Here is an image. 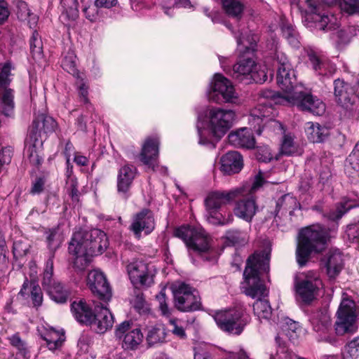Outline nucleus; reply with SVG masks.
Wrapping results in <instances>:
<instances>
[{"instance_id": "f257e3e1", "label": "nucleus", "mask_w": 359, "mask_h": 359, "mask_svg": "<svg viewBox=\"0 0 359 359\" xmlns=\"http://www.w3.org/2000/svg\"><path fill=\"white\" fill-rule=\"evenodd\" d=\"M269 270V254L264 251L255 252L249 257L243 273L245 283L242 288L247 296L258 298L253 304V311L260 320H269L272 314L269 301L262 299L267 296L268 290L259 277L262 273H267Z\"/></svg>"}, {"instance_id": "f03ea898", "label": "nucleus", "mask_w": 359, "mask_h": 359, "mask_svg": "<svg viewBox=\"0 0 359 359\" xmlns=\"http://www.w3.org/2000/svg\"><path fill=\"white\" fill-rule=\"evenodd\" d=\"M109 245L106 233L97 229L74 233L69 252L74 257V266L82 271L89 264L91 257L104 252Z\"/></svg>"}, {"instance_id": "7ed1b4c3", "label": "nucleus", "mask_w": 359, "mask_h": 359, "mask_svg": "<svg viewBox=\"0 0 359 359\" xmlns=\"http://www.w3.org/2000/svg\"><path fill=\"white\" fill-rule=\"evenodd\" d=\"M208 128H203V123L198 120L196 124L201 145L215 147V142L222 137L231 128L236 118L235 112L231 109L212 107L208 113Z\"/></svg>"}, {"instance_id": "20e7f679", "label": "nucleus", "mask_w": 359, "mask_h": 359, "mask_svg": "<svg viewBox=\"0 0 359 359\" xmlns=\"http://www.w3.org/2000/svg\"><path fill=\"white\" fill-rule=\"evenodd\" d=\"M329 235L320 224L302 229L298 237L296 259L300 266L306 265L311 254L319 253L325 248Z\"/></svg>"}, {"instance_id": "39448f33", "label": "nucleus", "mask_w": 359, "mask_h": 359, "mask_svg": "<svg viewBox=\"0 0 359 359\" xmlns=\"http://www.w3.org/2000/svg\"><path fill=\"white\" fill-rule=\"evenodd\" d=\"M277 83L283 90L282 93L265 89L261 91L260 96L263 99L271 100L274 104H283V100L287 95L293 94L294 89L302 88L297 85L294 72L292 68L286 55L281 52H276Z\"/></svg>"}, {"instance_id": "423d86ee", "label": "nucleus", "mask_w": 359, "mask_h": 359, "mask_svg": "<svg viewBox=\"0 0 359 359\" xmlns=\"http://www.w3.org/2000/svg\"><path fill=\"white\" fill-rule=\"evenodd\" d=\"M175 237L186 244L189 253L199 255L208 261H215L216 251L210 245V239L201 226H182L174 231Z\"/></svg>"}, {"instance_id": "0eeeda50", "label": "nucleus", "mask_w": 359, "mask_h": 359, "mask_svg": "<svg viewBox=\"0 0 359 359\" xmlns=\"http://www.w3.org/2000/svg\"><path fill=\"white\" fill-rule=\"evenodd\" d=\"M245 188H234L229 191H216L208 194L205 201L207 221L214 225H226L233 221V216L223 217L219 210L226 205L236 201L240 196H245Z\"/></svg>"}, {"instance_id": "6e6552de", "label": "nucleus", "mask_w": 359, "mask_h": 359, "mask_svg": "<svg viewBox=\"0 0 359 359\" xmlns=\"http://www.w3.org/2000/svg\"><path fill=\"white\" fill-rule=\"evenodd\" d=\"M56 126L55 120L44 114L39 115L33 121L32 128L25 141V154L33 165H40L43 161L41 155L42 140L41 133H47L54 130Z\"/></svg>"}, {"instance_id": "1a4fd4ad", "label": "nucleus", "mask_w": 359, "mask_h": 359, "mask_svg": "<svg viewBox=\"0 0 359 359\" xmlns=\"http://www.w3.org/2000/svg\"><path fill=\"white\" fill-rule=\"evenodd\" d=\"M273 101L259 98V104L251 111L248 122L257 135H261L262 130H271L274 133H285L283 124L273 118L276 114L272 107Z\"/></svg>"}, {"instance_id": "9d476101", "label": "nucleus", "mask_w": 359, "mask_h": 359, "mask_svg": "<svg viewBox=\"0 0 359 359\" xmlns=\"http://www.w3.org/2000/svg\"><path fill=\"white\" fill-rule=\"evenodd\" d=\"M213 318L221 330L234 335H240L250 321V315L241 306L217 311Z\"/></svg>"}, {"instance_id": "9b49d317", "label": "nucleus", "mask_w": 359, "mask_h": 359, "mask_svg": "<svg viewBox=\"0 0 359 359\" xmlns=\"http://www.w3.org/2000/svg\"><path fill=\"white\" fill-rule=\"evenodd\" d=\"M334 95L342 113L348 118H357L359 115V94L355 88L343 79L334 81Z\"/></svg>"}, {"instance_id": "f8f14e48", "label": "nucleus", "mask_w": 359, "mask_h": 359, "mask_svg": "<svg viewBox=\"0 0 359 359\" xmlns=\"http://www.w3.org/2000/svg\"><path fill=\"white\" fill-rule=\"evenodd\" d=\"M264 180L262 173L259 172L252 184H244L239 188H245L246 192L245 196L236 198V202L233 208V212L236 216L243 219L246 222H251L255 216L257 206L255 203V193L264 184Z\"/></svg>"}, {"instance_id": "ddd939ff", "label": "nucleus", "mask_w": 359, "mask_h": 359, "mask_svg": "<svg viewBox=\"0 0 359 359\" xmlns=\"http://www.w3.org/2000/svg\"><path fill=\"white\" fill-rule=\"evenodd\" d=\"M358 315L359 309L355 302L347 297L343 298L336 313L334 328L337 334L344 335L355 332L358 329Z\"/></svg>"}, {"instance_id": "4468645a", "label": "nucleus", "mask_w": 359, "mask_h": 359, "mask_svg": "<svg viewBox=\"0 0 359 359\" xmlns=\"http://www.w3.org/2000/svg\"><path fill=\"white\" fill-rule=\"evenodd\" d=\"M283 105L296 106L300 110L320 116L325 111L323 102L309 93L303 91L302 87L294 89L293 94L287 95L283 100Z\"/></svg>"}, {"instance_id": "2eb2a0df", "label": "nucleus", "mask_w": 359, "mask_h": 359, "mask_svg": "<svg viewBox=\"0 0 359 359\" xmlns=\"http://www.w3.org/2000/svg\"><path fill=\"white\" fill-rule=\"evenodd\" d=\"M207 93L209 100L216 103H236L238 100V94L231 81L219 73L214 75Z\"/></svg>"}, {"instance_id": "dca6fc26", "label": "nucleus", "mask_w": 359, "mask_h": 359, "mask_svg": "<svg viewBox=\"0 0 359 359\" xmlns=\"http://www.w3.org/2000/svg\"><path fill=\"white\" fill-rule=\"evenodd\" d=\"M323 286L320 275L316 271H310L304 274V278H297L294 282L295 292L303 302H311Z\"/></svg>"}, {"instance_id": "f3484780", "label": "nucleus", "mask_w": 359, "mask_h": 359, "mask_svg": "<svg viewBox=\"0 0 359 359\" xmlns=\"http://www.w3.org/2000/svg\"><path fill=\"white\" fill-rule=\"evenodd\" d=\"M127 271L134 285L149 287L154 283L156 269L151 263L137 259L127 266Z\"/></svg>"}, {"instance_id": "a211bd4d", "label": "nucleus", "mask_w": 359, "mask_h": 359, "mask_svg": "<svg viewBox=\"0 0 359 359\" xmlns=\"http://www.w3.org/2000/svg\"><path fill=\"white\" fill-rule=\"evenodd\" d=\"M175 307L184 312L196 311L201 308L198 292L189 285L180 283L173 290Z\"/></svg>"}, {"instance_id": "6ab92c4d", "label": "nucleus", "mask_w": 359, "mask_h": 359, "mask_svg": "<svg viewBox=\"0 0 359 359\" xmlns=\"http://www.w3.org/2000/svg\"><path fill=\"white\" fill-rule=\"evenodd\" d=\"M53 261L52 259H49L46 262V269L43 272V287L54 302L65 303L67 300L69 292L60 282L56 281L53 278Z\"/></svg>"}, {"instance_id": "aec40b11", "label": "nucleus", "mask_w": 359, "mask_h": 359, "mask_svg": "<svg viewBox=\"0 0 359 359\" xmlns=\"http://www.w3.org/2000/svg\"><path fill=\"white\" fill-rule=\"evenodd\" d=\"M11 65L9 63L0 65V107L2 113L10 116L13 114L14 102L13 90L8 88Z\"/></svg>"}, {"instance_id": "412c9836", "label": "nucleus", "mask_w": 359, "mask_h": 359, "mask_svg": "<svg viewBox=\"0 0 359 359\" xmlns=\"http://www.w3.org/2000/svg\"><path fill=\"white\" fill-rule=\"evenodd\" d=\"M158 145L159 140L157 137H147L142 145L140 160L153 171L167 175L168 168L164 166H160L156 161L158 156Z\"/></svg>"}, {"instance_id": "4be33fe9", "label": "nucleus", "mask_w": 359, "mask_h": 359, "mask_svg": "<svg viewBox=\"0 0 359 359\" xmlns=\"http://www.w3.org/2000/svg\"><path fill=\"white\" fill-rule=\"evenodd\" d=\"M305 1L310 9V13L307 18L314 22L318 29L329 31L339 27V22L335 15L321 13L320 6L316 4L315 0H305Z\"/></svg>"}, {"instance_id": "5701e85b", "label": "nucleus", "mask_w": 359, "mask_h": 359, "mask_svg": "<svg viewBox=\"0 0 359 359\" xmlns=\"http://www.w3.org/2000/svg\"><path fill=\"white\" fill-rule=\"evenodd\" d=\"M115 336L123 340L126 349H136L143 340V334L138 328H132L129 321L119 324L115 330Z\"/></svg>"}, {"instance_id": "b1692460", "label": "nucleus", "mask_w": 359, "mask_h": 359, "mask_svg": "<svg viewBox=\"0 0 359 359\" xmlns=\"http://www.w3.org/2000/svg\"><path fill=\"white\" fill-rule=\"evenodd\" d=\"M88 284L92 292L104 302L111 298V290L102 272L93 270L88 275Z\"/></svg>"}, {"instance_id": "393cba45", "label": "nucleus", "mask_w": 359, "mask_h": 359, "mask_svg": "<svg viewBox=\"0 0 359 359\" xmlns=\"http://www.w3.org/2000/svg\"><path fill=\"white\" fill-rule=\"evenodd\" d=\"M155 228V221L153 213L149 209H143L133 216L130 229L135 236L140 238L142 233L150 234Z\"/></svg>"}, {"instance_id": "a878e982", "label": "nucleus", "mask_w": 359, "mask_h": 359, "mask_svg": "<svg viewBox=\"0 0 359 359\" xmlns=\"http://www.w3.org/2000/svg\"><path fill=\"white\" fill-rule=\"evenodd\" d=\"M95 310L96 313L94 314L93 320L88 325H90L97 333L103 334L112 327L114 323V316L107 306H97Z\"/></svg>"}, {"instance_id": "bb28decb", "label": "nucleus", "mask_w": 359, "mask_h": 359, "mask_svg": "<svg viewBox=\"0 0 359 359\" xmlns=\"http://www.w3.org/2000/svg\"><path fill=\"white\" fill-rule=\"evenodd\" d=\"M308 57L314 72L319 76H330L336 72V66L327 57L313 50L308 51Z\"/></svg>"}, {"instance_id": "cd10ccee", "label": "nucleus", "mask_w": 359, "mask_h": 359, "mask_svg": "<svg viewBox=\"0 0 359 359\" xmlns=\"http://www.w3.org/2000/svg\"><path fill=\"white\" fill-rule=\"evenodd\" d=\"M38 332L46 341L48 348L52 351L60 349L65 340L63 331L56 330L48 325L38 327Z\"/></svg>"}, {"instance_id": "c85d7f7f", "label": "nucleus", "mask_w": 359, "mask_h": 359, "mask_svg": "<svg viewBox=\"0 0 359 359\" xmlns=\"http://www.w3.org/2000/svg\"><path fill=\"white\" fill-rule=\"evenodd\" d=\"M220 170L224 175H233L239 172L243 165L242 156L236 151H228L220 158Z\"/></svg>"}, {"instance_id": "c756f323", "label": "nucleus", "mask_w": 359, "mask_h": 359, "mask_svg": "<svg viewBox=\"0 0 359 359\" xmlns=\"http://www.w3.org/2000/svg\"><path fill=\"white\" fill-rule=\"evenodd\" d=\"M326 272L330 278H335L344 266V259L341 252L337 249L329 250L322 260Z\"/></svg>"}, {"instance_id": "7c9ffc66", "label": "nucleus", "mask_w": 359, "mask_h": 359, "mask_svg": "<svg viewBox=\"0 0 359 359\" xmlns=\"http://www.w3.org/2000/svg\"><path fill=\"white\" fill-rule=\"evenodd\" d=\"M228 140L230 144L238 147L252 149L255 146V139L250 128H241L231 132Z\"/></svg>"}, {"instance_id": "2f4dec72", "label": "nucleus", "mask_w": 359, "mask_h": 359, "mask_svg": "<svg viewBox=\"0 0 359 359\" xmlns=\"http://www.w3.org/2000/svg\"><path fill=\"white\" fill-rule=\"evenodd\" d=\"M256 69L257 64L253 60L244 59L234 65L232 76L239 81H245L246 83H251L252 74Z\"/></svg>"}, {"instance_id": "473e14b6", "label": "nucleus", "mask_w": 359, "mask_h": 359, "mask_svg": "<svg viewBox=\"0 0 359 359\" xmlns=\"http://www.w3.org/2000/svg\"><path fill=\"white\" fill-rule=\"evenodd\" d=\"M136 168L132 165H125L118 171L117 177V189L118 193L126 194L136 175Z\"/></svg>"}, {"instance_id": "72a5a7b5", "label": "nucleus", "mask_w": 359, "mask_h": 359, "mask_svg": "<svg viewBox=\"0 0 359 359\" xmlns=\"http://www.w3.org/2000/svg\"><path fill=\"white\" fill-rule=\"evenodd\" d=\"M71 311L75 319L80 323L88 325L93 320L94 313L84 300L74 301L71 305Z\"/></svg>"}, {"instance_id": "f704fd0d", "label": "nucleus", "mask_w": 359, "mask_h": 359, "mask_svg": "<svg viewBox=\"0 0 359 359\" xmlns=\"http://www.w3.org/2000/svg\"><path fill=\"white\" fill-rule=\"evenodd\" d=\"M298 203L297 199L290 194H285L280 198L276 202L275 220L278 222L277 218L289 213L292 215L293 211L297 208Z\"/></svg>"}, {"instance_id": "c9c22d12", "label": "nucleus", "mask_w": 359, "mask_h": 359, "mask_svg": "<svg viewBox=\"0 0 359 359\" xmlns=\"http://www.w3.org/2000/svg\"><path fill=\"white\" fill-rule=\"evenodd\" d=\"M307 138L312 142H321L329 135V129L318 123L307 122L305 124Z\"/></svg>"}, {"instance_id": "e433bc0d", "label": "nucleus", "mask_w": 359, "mask_h": 359, "mask_svg": "<svg viewBox=\"0 0 359 359\" xmlns=\"http://www.w3.org/2000/svg\"><path fill=\"white\" fill-rule=\"evenodd\" d=\"M17 15L22 21H27L30 28H34L37 24L38 17L32 13L26 2L20 1L17 4Z\"/></svg>"}, {"instance_id": "4c0bfd02", "label": "nucleus", "mask_w": 359, "mask_h": 359, "mask_svg": "<svg viewBox=\"0 0 359 359\" xmlns=\"http://www.w3.org/2000/svg\"><path fill=\"white\" fill-rule=\"evenodd\" d=\"M280 323L281 329L291 341H294L299 337L302 332V327L299 323L288 318H285Z\"/></svg>"}, {"instance_id": "58836bf2", "label": "nucleus", "mask_w": 359, "mask_h": 359, "mask_svg": "<svg viewBox=\"0 0 359 359\" xmlns=\"http://www.w3.org/2000/svg\"><path fill=\"white\" fill-rule=\"evenodd\" d=\"M222 6L226 13L233 18H241L244 5L239 0H223Z\"/></svg>"}, {"instance_id": "ea45409f", "label": "nucleus", "mask_w": 359, "mask_h": 359, "mask_svg": "<svg viewBox=\"0 0 359 359\" xmlns=\"http://www.w3.org/2000/svg\"><path fill=\"white\" fill-rule=\"evenodd\" d=\"M325 2L338 5L342 11L349 15L359 13V0H325Z\"/></svg>"}, {"instance_id": "a19ab883", "label": "nucleus", "mask_w": 359, "mask_h": 359, "mask_svg": "<svg viewBox=\"0 0 359 359\" xmlns=\"http://www.w3.org/2000/svg\"><path fill=\"white\" fill-rule=\"evenodd\" d=\"M234 34L237 41L238 49L241 53H245L254 50L257 41L255 36L251 34H245V36H243V33H241L239 35L236 34Z\"/></svg>"}, {"instance_id": "79ce46f5", "label": "nucleus", "mask_w": 359, "mask_h": 359, "mask_svg": "<svg viewBox=\"0 0 359 359\" xmlns=\"http://www.w3.org/2000/svg\"><path fill=\"white\" fill-rule=\"evenodd\" d=\"M280 153L285 156H292L298 153V146L294 142V135L291 133L283 134L280 149Z\"/></svg>"}, {"instance_id": "37998d69", "label": "nucleus", "mask_w": 359, "mask_h": 359, "mask_svg": "<svg viewBox=\"0 0 359 359\" xmlns=\"http://www.w3.org/2000/svg\"><path fill=\"white\" fill-rule=\"evenodd\" d=\"M62 67L74 76H79V72L76 68V57L73 52H68L65 56L62 61Z\"/></svg>"}, {"instance_id": "c03bdc74", "label": "nucleus", "mask_w": 359, "mask_h": 359, "mask_svg": "<svg viewBox=\"0 0 359 359\" xmlns=\"http://www.w3.org/2000/svg\"><path fill=\"white\" fill-rule=\"evenodd\" d=\"M165 338L164 327L161 325L152 327L148 332L147 340L149 345L162 342Z\"/></svg>"}, {"instance_id": "a18cd8bd", "label": "nucleus", "mask_w": 359, "mask_h": 359, "mask_svg": "<svg viewBox=\"0 0 359 359\" xmlns=\"http://www.w3.org/2000/svg\"><path fill=\"white\" fill-rule=\"evenodd\" d=\"M48 247L51 250H55L60 247L62 238L59 233L58 228H52L45 232Z\"/></svg>"}, {"instance_id": "49530a36", "label": "nucleus", "mask_w": 359, "mask_h": 359, "mask_svg": "<svg viewBox=\"0 0 359 359\" xmlns=\"http://www.w3.org/2000/svg\"><path fill=\"white\" fill-rule=\"evenodd\" d=\"M359 206V204L353 203L351 201H346L341 203L336 208V210L330 211L328 215V218L331 220H338L353 208Z\"/></svg>"}, {"instance_id": "de8ad7c7", "label": "nucleus", "mask_w": 359, "mask_h": 359, "mask_svg": "<svg viewBox=\"0 0 359 359\" xmlns=\"http://www.w3.org/2000/svg\"><path fill=\"white\" fill-rule=\"evenodd\" d=\"M30 51L34 60H39L43 55V47L41 37L36 31H34L30 39Z\"/></svg>"}, {"instance_id": "09e8293b", "label": "nucleus", "mask_w": 359, "mask_h": 359, "mask_svg": "<svg viewBox=\"0 0 359 359\" xmlns=\"http://www.w3.org/2000/svg\"><path fill=\"white\" fill-rule=\"evenodd\" d=\"M226 240L232 245H242L247 241V233L236 229L229 230L226 232Z\"/></svg>"}, {"instance_id": "8fccbe9b", "label": "nucleus", "mask_w": 359, "mask_h": 359, "mask_svg": "<svg viewBox=\"0 0 359 359\" xmlns=\"http://www.w3.org/2000/svg\"><path fill=\"white\" fill-rule=\"evenodd\" d=\"M359 337H355L351 340L344 348V351L342 354L344 359L348 358L352 359H357L359 354Z\"/></svg>"}, {"instance_id": "3c124183", "label": "nucleus", "mask_w": 359, "mask_h": 359, "mask_svg": "<svg viewBox=\"0 0 359 359\" xmlns=\"http://www.w3.org/2000/svg\"><path fill=\"white\" fill-rule=\"evenodd\" d=\"M11 344L15 347L19 353L26 358L29 353L25 343L20 339L18 334H13L8 338Z\"/></svg>"}, {"instance_id": "603ef678", "label": "nucleus", "mask_w": 359, "mask_h": 359, "mask_svg": "<svg viewBox=\"0 0 359 359\" xmlns=\"http://www.w3.org/2000/svg\"><path fill=\"white\" fill-rule=\"evenodd\" d=\"M353 170L359 171V142L355 144L353 150L346 159Z\"/></svg>"}, {"instance_id": "864d4df0", "label": "nucleus", "mask_w": 359, "mask_h": 359, "mask_svg": "<svg viewBox=\"0 0 359 359\" xmlns=\"http://www.w3.org/2000/svg\"><path fill=\"white\" fill-rule=\"evenodd\" d=\"M31 299L34 306L39 307L42 304L43 293L39 285L34 284L32 286Z\"/></svg>"}, {"instance_id": "5fc2aeb1", "label": "nucleus", "mask_w": 359, "mask_h": 359, "mask_svg": "<svg viewBox=\"0 0 359 359\" xmlns=\"http://www.w3.org/2000/svg\"><path fill=\"white\" fill-rule=\"evenodd\" d=\"M156 298L159 304V309L163 316L165 317H169L170 315V309L168 306V304L165 302V292L162 290L156 296Z\"/></svg>"}, {"instance_id": "6e6d98bb", "label": "nucleus", "mask_w": 359, "mask_h": 359, "mask_svg": "<svg viewBox=\"0 0 359 359\" xmlns=\"http://www.w3.org/2000/svg\"><path fill=\"white\" fill-rule=\"evenodd\" d=\"M346 233L349 240L359 241V222L347 226Z\"/></svg>"}, {"instance_id": "4d7b16f0", "label": "nucleus", "mask_w": 359, "mask_h": 359, "mask_svg": "<svg viewBox=\"0 0 359 359\" xmlns=\"http://www.w3.org/2000/svg\"><path fill=\"white\" fill-rule=\"evenodd\" d=\"M77 81L76 85L79 90V93L81 97V98L83 100V102L84 103L88 102V87L86 85V83L83 82V80L82 79H80V77H76Z\"/></svg>"}, {"instance_id": "13d9d810", "label": "nucleus", "mask_w": 359, "mask_h": 359, "mask_svg": "<svg viewBox=\"0 0 359 359\" xmlns=\"http://www.w3.org/2000/svg\"><path fill=\"white\" fill-rule=\"evenodd\" d=\"M351 28L340 29L336 33L337 38L339 39L338 43L346 44L349 42L353 34L351 32Z\"/></svg>"}, {"instance_id": "bf43d9fd", "label": "nucleus", "mask_w": 359, "mask_h": 359, "mask_svg": "<svg viewBox=\"0 0 359 359\" xmlns=\"http://www.w3.org/2000/svg\"><path fill=\"white\" fill-rule=\"evenodd\" d=\"M169 323L170 325L172 327L170 330L174 334L179 337L180 338L185 337V331L182 326L178 325V320L170 319Z\"/></svg>"}, {"instance_id": "052dcab7", "label": "nucleus", "mask_w": 359, "mask_h": 359, "mask_svg": "<svg viewBox=\"0 0 359 359\" xmlns=\"http://www.w3.org/2000/svg\"><path fill=\"white\" fill-rule=\"evenodd\" d=\"M267 80V75L264 69H259L257 65V69L254 70L252 74L251 82L264 83Z\"/></svg>"}, {"instance_id": "680f3d73", "label": "nucleus", "mask_w": 359, "mask_h": 359, "mask_svg": "<svg viewBox=\"0 0 359 359\" xmlns=\"http://www.w3.org/2000/svg\"><path fill=\"white\" fill-rule=\"evenodd\" d=\"M13 154L11 147H5L0 151V165L8 164L11 162Z\"/></svg>"}, {"instance_id": "e2e57ef3", "label": "nucleus", "mask_w": 359, "mask_h": 359, "mask_svg": "<svg viewBox=\"0 0 359 359\" xmlns=\"http://www.w3.org/2000/svg\"><path fill=\"white\" fill-rule=\"evenodd\" d=\"M67 184H69V194L73 200L78 199L79 191L77 189V182L74 177L68 176Z\"/></svg>"}, {"instance_id": "0e129e2a", "label": "nucleus", "mask_w": 359, "mask_h": 359, "mask_svg": "<svg viewBox=\"0 0 359 359\" xmlns=\"http://www.w3.org/2000/svg\"><path fill=\"white\" fill-rule=\"evenodd\" d=\"M175 2L173 3L172 0H163L161 2V8L164 13L168 16L174 15Z\"/></svg>"}, {"instance_id": "69168bd1", "label": "nucleus", "mask_w": 359, "mask_h": 359, "mask_svg": "<svg viewBox=\"0 0 359 359\" xmlns=\"http://www.w3.org/2000/svg\"><path fill=\"white\" fill-rule=\"evenodd\" d=\"M44 183L42 178L36 179L32 185L31 192L34 194L41 193L43 189Z\"/></svg>"}, {"instance_id": "338daca9", "label": "nucleus", "mask_w": 359, "mask_h": 359, "mask_svg": "<svg viewBox=\"0 0 359 359\" xmlns=\"http://www.w3.org/2000/svg\"><path fill=\"white\" fill-rule=\"evenodd\" d=\"M294 357L296 356L284 347H280L277 351V359H293Z\"/></svg>"}, {"instance_id": "774afa93", "label": "nucleus", "mask_w": 359, "mask_h": 359, "mask_svg": "<svg viewBox=\"0 0 359 359\" xmlns=\"http://www.w3.org/2000/svg\"><path fill=\"white\" fill-rule=\"evenodd\" d=\"M225 359H250L247 353L241 350L237 353H229L226 354Z\"/></svg>"}]
</instances>
